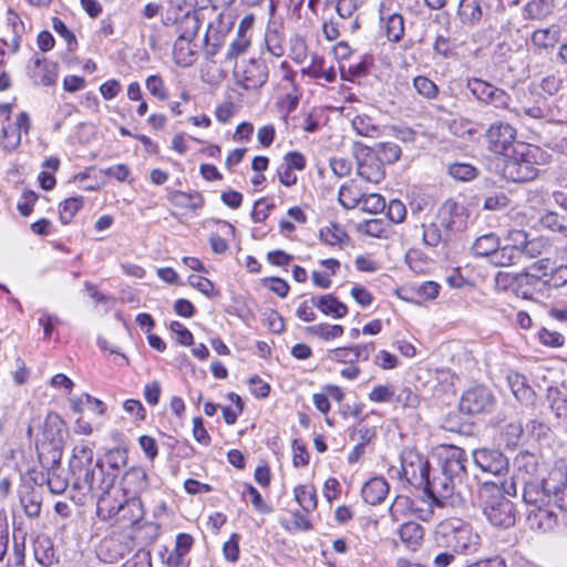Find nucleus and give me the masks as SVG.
Wrapping results in <instances>:
<instances>
[{
    "instance_id": "nucleus-1",
    "label": "nucleus",
    "mask_w": 567,
    "mask_h": 567,
    "mask_svg": "<svg viewBox=\"0 0 567 567\" xmlns=\"http://www.w3.org/2000/svg\"><path fill=\"white\" fill-rule=\"evenodd\" d=\"M466 453L463 449L450 446L441 467L429 476V484L423 489L429 499L437 507L454 504V496L461 497V485L466 476Z\"/></svg>"
},
{
    "instance_id": "nucleus-2",
    "label": "nucleus",
    "mask_w": 567,
    "mask_h": 567,
    "mask_svg": "<svg viewBox=\"0 0 567 567\" xmlns=\"http://www.w3.org/2000/svg\"><path fill=\"white\" fill-rule=\"evenodd\" d=\"M516 494V483L512 478L501 484L485 482L478 492L483 513L491 524L508 528L515 524L514 504L505 496Z\"/></svg>"
},
{
    "instance_id": "nucleus-3",
    "label": "nucleus",
    "mask_w": 567,
    "mask_h": 567,
    "mask_svg": "<svg viewBox=\"0 0 567 567\" xmlns=\"http://www.w3.org/2000/svg\"><path fill=\"white\" fill-rule=\"evenodd\" d=\"M436 540L455 553L474 554L481 546V536L460 518L441 522L435 530Z\"/></svg>"
},
{
    "instance_id": "nucleus-4",
    "label": "nucleus",
    "mask_w": 567,
    "mask_h": 567,
    "mask_svg": "<svg viewBox=\"0 0 567 567\" xmlns=\"http://www.w3.org/2000/svg\"><path fill=\"white\" fill-rule=\"evenodd\" d=\"M462 217L457 214L455 202L446 200L437 210L433 220L423 224V241L426 246L436 247L451 238L461 229Z\"/></svg>"
},
{
    "instance_id": "nucleus-5",
    "label": "nucleus",
    "mask_w": 567,
    "mask_h": 567,
    "mask_svg": "<svg viewBox=\"0 0 567 567\" xmlns=\"http://www.w3.org/2000/svg\"><path fill=\"white\" fill-rule=\"evenodd\" d=\"M200 28L195 13L185 14L178 22L179 34L174 42L173 58L177 65L189 66L196 61L197 45L193 43Z\"/></svg>"
},
{
    "instance_id": "nucleus-6",
    "label": "nucleus",
    "mask_w": 567,
    "mask_h": 567,
    "mask_svg": "<svg viewBox=\"0 0 567 567\" xmlns=\"http://www.w3.org/2000/svg\"><path fill=\"white\" fill-rule=\"evenodd\" d=\"M523 152H516L514 156L505 161L503 175L506 179L515 183L533 181L538 175L536 158L540 150L535 146H527Z\"/></svg>"
},
{
    "instance_id": "nucleus-7",
    "label": "nucleus",
    "mask_w": 567,
    "mask_h": 567,
    "mask_svg": "<svg viewBox=\"0 0 567 567\" xmlns=\"http://www.w3.org/2000/svg\"><path fill=\"white\" fill-rule=\"evenodd\" d=\"M97 515L103 519L118 517L128 524L138 523L144 516V508L138 497L127 496L124 502H120L116 506H110L106 497L100 496L97 501Z\"/></svg>"
},
{
    "instance_id": "nucleus-8",
    "label": "nucleus",
    "mask_w": 567,
    "mask_h": 567,
    "mask_svg": "<svg viewBox=\"0 0 567 567\" xmlns=\"http://www.w3.org/2000/svg\"><path fill=\"white\" fill-rule=\"evenodd\" d=\"M466 87L481 103L491 105L495 109L506 110L511 113L512 97L505 90L478 78L468 79Z\"/></svg>"
},
{
    "instance_id": "nucleus-9",
    "label": "nucleus",
    "mask_w": 567,
    "mask_h": 567,
    "mask_svg": "<svg viewBox=\"0 0 567 567\" xmlns=\"http://www.w3.org/2000/svg\"><path fill=\"white\" fill-rule=\"evenodd\" d=\"M430 464L422 455L416 452L408 451L401 457V476L406 482L416 487L423 488L429 484Z\"/></svg>"
},
{
    "instance_id": "nucleus-10",
    "label": "nucleus",
    "mask_w": 567,
    "mask_h": 567,
    "mask_svg": "<svg viewBox=\"0 0 567 567\" xmlns=\"http://www.w3.org/2000/svg\"><path fill=\"white\" fill-rule=\"evenodd\" d=\"M495 405V395L483 385L466 390L460 400V410L466 414L491 413Z\"/></svg>"
},
{
    "instance_id": "nucleus-11",
    "label": "nucleus",
    "mask_w": 567,
    "mask_h": 567,
    "mask_svg": "<svg viewBox=\"0 0 567 567\" xmlns=\"http://www.w3.org/2000/svg\"><path fill=\"white\" fill-rule=\"evenodd\" d=\"M527 239L528 234L523 229L507 231L505 245L502 246L501 254L496 255V260L501 262V267H511L520 261Z\"/></svg>"
},
{
    "instance_id": "nucleus-12",
    "label": "nucleus",
    "mask_w": 567,
    "mask_h": 567,
    "mask_svg": "<svg viewBox=\"0 0 567 567\" xmlns=\"http://www.w3.org/2000/svg\"><path fill=\"white\" fill-rule=\"evenodd\" d=\"M99 467L100 474L103 476L99 482L95 478V470L91 466L74 478L73 485L76 489L87 491L91 493H101V496L105 497L113 486L116 473L104 475L103 466L100 461L95 464ZM100 495L97 496V498Z\"/></svg>"
},
{
    "instance_id": "nucleus-13",
    "label": "nucleus",
    "mask_w": 567,
    "mask_h": 567,
    "mask_svg": "<svg viewBox=\"0 0 567 567\" xmlns=\"http://www.w3.org/2000/svg\"><path fill=\"white\" fill-rule=\"evenodd\" d=\"M475 465L485 473L501 476L508 471V458L497 449L482 447L473 451Z\"/></svg>"
},
{
    "instance_id": "nucleus-14",
    "label": "nucleus",
    "mask_w": 567,
    "mask_h": 567,
    "mask_svg": "<svg viewBox=\"0 0 567 567\" xmlns=\"http://www.w3.org/2000/svg\"><path fill=\"white\" fill-rule=\"evenodd\" d=\"M516 135V128L508 123H493L486 131L488 150L495 154H505L513 146Z\"/></svg>"
},
{
    "instance_id": "nucleus-15",
    "label": "nucleus",
    "mask_w": 567,
    "mask_h": 567,
    "mask_svg": "<svg viewBox=\"0 0 567 567\" xmlns=\"http://www.w3.org/2000/svg\"><path fill=\"white\" fill-rule=\"evenodd\" d=\"M546 491L549 493V505L567 513V472L565 467L555 468L549 473Z\"/></svg>"
},
{
    "instance_id": "nucleus-16",
    "label": "nucleus",
    "mask_w": 567,
    "mask_h": 567,
    "mask_svg": "<svg viewBox=\"0 0 567 567\" xmlns=\"http://www.w3.org/2000/svg\"><path fill=\"white\" fill-rule=\"evenodd\" d=\"M235 74L241 87L257 90L267 82L268 69L265 63L250 59L241 70L235 71Z\"/></svg>"
},
{
    "instance_id": "nucleus-17",
    "label": "nucleus",
    "mask_w": 567,
    "mask_h": 567,
    "mask_svg": "<svg viewBox=\"0 0 567 567\" xmlns=\"http://www.w3.org/2000/svg\"><path fill=\"white\" fill-rule=\"evenodd\" d=\"M65 423L56 413H49L43 422L42 439L52 445V449L59 452L63 444ZM53 465L60 464V453L53 456Z\"/></svg>"
},
{
    "instance_id": "nucleus-18",
    "label": "nucleus",
    "mask_w": 567,
    "mask_h": 567,
    "mask_svg": "<svg viewBox=\"0 0 567 567\" xmlns=\"http://www.w3.org/2000/svg\"><path fill=\"white\" fill-rule=\"evenodd\" d=\"M501 238L495 233L478 236L471 246V254L475 258H487L495 267H501V262L496 260V255L501 254Z\"/></svg>"
},
{
    "instance_id": "nucleus-19",
    "label": "nucleus",
    "mask_w": 567,
    "mask_h": 567,
    "mask_svg": "<svg viewBox=\"0 0 567 567\" xmlns=\"http://www.w3.org/2000/svg\"><path fill=\"white\" fill-rule=\"evenodd\" d=\"M131 550V540L122 536H109L101 540L97 555L101 560L113 564Z\"/></svg>"
},
{
    "instance_id": "nucleus-20",
    "label": "nucleus",
    "mask_w": 567,
    "mask_h": 567,
    "mask_svg": "<svg viewBox=\"0 0 567 567\" xmlns=\"http://www.w3.org/2000/svg\"><path fill=\"white\" fill-rule=\"evenodd\" d=\"M358 175L369 183L378 184L384 176V167L371 150H367L362 157H358Z\"/></svg>"
},
{
    "instance_id": "nucleus-21",
    "label": "nucleus",
    "mask_w": 567,
    "mask_h": 567,
    "mask_svg": "<svg viewBox=\"0 0 567 567\" xmlns=\"http://www.w3.org/2000/svg\"><path fill=\"white\" fill-rule=\"evenodd\" d=\"M33 557L42 567H52L59 563L53 540L44 534L35 536L32 543Z\"/></svg>"
},
{
    "instance_id": "nucleus-22",
    "label": "nucleus",
    "mask_w": 567,
    "mask_h": 567,
    "mask_svg": "<svg viewBox=\"0 0 567 567\" xmlns=\"http://www.w3.org/2000/svg\"><path fill=\"white\" fill-rule=\"evenodd\" d=\"M122 489L126 496L137 497L148 487V477L143 467L134 466L125 472L122 477Z\"/></svg>"
},
{
    "instance_id": "nucleus-23",
    "label": "nucleus",
    "mask_w": 567,
    "mask_h": 567,
    "mask_svg": "<svg viewBox=\"0 0 567 567\" xmlns=\"http://www.w3.org/2000/svg\"><path fill=\"white\" fill-rule=\"evenodd\" d=\"M546 487L547 478L540 483L525 481L523 491L524 502L530 506H534V508L549 505V493H547Z\"/></svg>"
},
{
    "instance_id": "nucleus-24",
    "label": "nucleus",
    "mask_w": 567,
    "mask_h": 567,
    "mask_svg": "<svg viewBox=\"0 0 567 567\" xmlns=\"http://www.w3.org/2000/svg\"><path fill=\"white\" fill-rule=\"evenodd\" d=\"M560 40V27L551 24L548 28L537 29L530 37V43L536 51L553 50Z\"/></svg>"
},
{
    "instance_id": "nucleus-25",
    "label": "nucleus",
    "mask_w": 567,
    "mask_h": 567,
    "mask_svg": "<svg viewBox=\"0 0 567 567\" xmlns=\"http://www.w3.org/2000/svg\"><path fill=\"white\" fill-rule=\"evenodd\" d=\"M547 506H539L533 508L527 516V520L532 528H536L542 532H549L554 529V527L558 523L557 514L554 513Z\"/></svg>"
},
{
    "instance_id": "nucleus-26",
    "label": "nucleus",
    "mask_w": 567,
    "mask_h": 567,
    "mask_svg": "<svg viewBox=\"0 0 567 567\" xmlns=\"http://www.w3.org/2000/svg\"><path fill=\"white\" fill-rule=\"evenodd\" d=\"M389 493V484L383 477H373L364 483L362 498L370 505L381 504Z\"/></svg>"
},
{
    "instance_id": "nucleus-27",
    "label": "nucleus",
    "mask_w": 567,
    "mask_h": 567,
    "mask_svg": "<svg viewBox=\"0 0 567 567\" xmlns=\"http://www.w3.org/2000/svg\"><path fill=\"white\" fill-rule=\"evenodd\" d=\"M310 301L312 306L318 308L323 315L334 319L343 318L348 313V307L333 295L312 297Z\"/></svg>"
},
{
    "instance_id": "nucleus-28",
    "label": "nucleus",
    "mask_w": 567,
    "mask_h": 567,
    "mask_svg": "<svg viewBox=\"0 0 567 567\" xmlns=\"http://www.w3.org/2000/svg\"><path fill=\"white\" fill-rule=\"evenodd\" d=\"M398 534L405 547L415 551L422 545L424 528L415 522H406L400 526Z\"/></svg>"
},
{
    "instance_id": "nucleus-29",
    "label": "nucleus",
    "mask_w": 567,
    "mask_h": 567,
    "mask_svg": "<svg viewBox=\"0 0 567 567\" xmlns=\"http://www.w3.org/2000/svg\"><path fill=\"white\" fill-rule=\"evenodd\" d=\"M508 386L511 388L514 396L522 403H528L533 400L535 393L533 389L526 383L523 374L509 371L506 375Z\"/></svg>"
},
{
    "instance_id": "nucleus-30",
    "label": "nucleus",
    "mask_w": 567,
    "mask_h": 567,
    "mask_svg": "<svg viewBox=\"0 0 567 567\" xmlns=\"http://www.w3.org/2000/svg\"><path fill=\"white\" fill-rule=\"evenodd\" d=\"M511 113L517 117L527 116L533 120H542L548 116L549 109L544 97H538L534 104L520 102L518 106H512Z\"/></svg>"
},
{
    "instance_id": "nucleus-31",
    "label": "nucleus",
    "mask_w": 567,
    "mask_h": 567,
    "mask_svg": "<svg viewBox=\"0 0 567 567\" xmlns=\"http://www.w3.org/2000/svg\"><path fill=\"white\" fill-rule=\"evenodd\" d=\"M457 14L464 24L476 25L483 16L481 0H461Z\"/></svg>"
},
{
    "instance_id": "nucleus-32",
    "label": "nucleus",
    "mask_w": 567,
    "mask_h": 567,
    "mask_svg": "<svg viewBox=\"0 0 567 567\" xmlns=\"http://www.w3.org/2000/svg\"><path fill=\"white\" fill-rule=\"evenodd\" d=\"M382 27L390 42H399L404 35V18L400 13L381 17Z\"/></svg>"
},
{
    "instance_id": "nucleus-33",
    "label": "nucleus",
    "mask_w": 567,
    "mask_h": 567,
    "mask_svg": "<svg viewBox=\"0 0 567 567\" xmlns=\"http://www.w3.org/2000/svg\"><path fill=\"white\" fill-rule=\"evenodd\" d=\"M555 0H529L524 7L526 19L543 20L553 14Z\"/></svg>"
},
{
    "instance_id": "nucleus-34",
    "label": "nucleus",
    "mask_w": 567,
    "mask_h": 567,
    "mask_svg": "<svg viewBox=\"0 0 567 567\" xmlns=\"http://www.w3.org/2000/svg\"><path fill=\"white\" fill-rule=\"evenodd\" d=\"M293 494L295 499L306 513H310L317 508L318 499L313 485H298L295 487Z\"/></svg>"
},
{
    "instance_id": "nucleus-35",
    "label": "nucleus",
    "mask_w": 567,
    "mask_h": 567,
    "mask_svg": "<svg viewBox=\"0 0 567 567\" xmlns=\"http://www.w3.org/2000/svg\"><path fill=\"white\" fill-rule=\"evenodd\" d=\"M553 267L554 266L549 259H539L530 266L529 271L526 272L523 277L527 285L534 286L538 282L544 284V279L549 278V274Z\"/></svg>"
},
{
    "instance_id": "nucleus-36",
    "label": "nucleus",
    "mask_w": 567,
    "mask_h": 567,
    "mask_svg": "<svg viewBox=\"0 0 567 567\" xmlns=\"http://www.w3.org/2000/svg\"><path fill=\"white\" fill-rule=\"evenodd\" d=\"M169 200L175 206L188 208L192 210H196L204 205L203 196L197 192L186 193L182 190H175L169 195Z\"/></svg>"
},
{
    "instance_id": "nucleus-37",
    "label": "nucleus",
    "mask_w": 567,
    "mask_h": 567,
    "mask_svg": "<svg viewBox=\"0 0 567 567\" xmlns=\"http://www.w3.org/2000/svg\"><path fill=\"white\" fill-rule=\"evenodd\" d=\"M306 331L310 336L324 341H330L340 338L343 334L344 329L340 324L319 323L307 327Z\"/></svg>"
},
{
    "instance_id": "nucleus-38",
    "label": "nucleus",
    "mask_w": 567,
    "mask_h": 567,
    "mask_svg": "<svg viewBox=\"0 0 567 567\" xmlns=\"http://www.w3.org/2000/svg\"><path fill=\"white\" fill-rule=\"evenodd\" d=\"M362 195L361 189L351 183L341 186L339 190V202L344 208L352 209L360 206Z\"/></svg>"
},
{
    "instance_id": "nucleus-39",
    "label": "nucleus",
    "mask_w": 567,
    "mask_h": 567,
    "mask_svg": "<svg viewBox=\"0 0 567 567\" xmlns=\"http://www.w3.org/2000/svg\"><path fill=\"white\" fill-rule=\"evenodd\" d=\"M83 206V197L82 196H75L70 197L60 203L59 205V216L62 224L66 225L71 223L75 214L82 208Z\"/></svg>"
},
{
    "instance_id": "nucleus-40",
    "label": "nucleus",
    "mask_w": 567,
    "mask_h": 567,
    "mask_svg": "<svg viewBox=\"0 0 567 567\" xmlns=\"http://www.w3.org/2000/svg\"><path fill=\"white\" fill-rule=\"evenodd\" d=\"M373 153L377 155V157L380 159L382 164H393L400 158L402 151L396 143L384 142L379 143L377 145V150L373 151Z\"/></svg>"
},
{
    "instance_id": "nucleus-41",
    "label": "nucleus",
    "mask_w": 567,
    "mask_h": 567,
    "mask_svg": "<svg viewBox=\"0 0 567 567\" xmlns=\"http://www.w3.org/2000/svg\"><path fill=\"white\" fill-rule=\"evenodd\" d=\"M546 398L547 401L549 402L551 411L555 413L557 417L566 415L567 398L559 389L548 388Z\"/></svg>"
},
{
    "instance_id": "nucleus-42",
    "label": "nucleus",
    "mask_w": 567,
    "mask_h": 567,
    "mask_svg": "<svg viewBox=\"0 0 567 567\" xmlns=\"http://www.w3.org/2000/svg\"><path fill=\"white\" fill-rule=\"evenodd\" d=\"M415 91L426 100H434L439 95V86L429 78L419 75L413 79Z\"/></svg>"
},
{
    "instance_id": "nucleus-43",
    "label": "nucleus",
    "mask_w": 567,
    "mask_h": 567,
    "mask_svg": "<svg viewBox=\"0 0 567 567\" xmlns=\"http://www.w3.org/2000/svg\"><path fill=\"white\" fill-rule=\"evenodd\" d=\"M321 240L330 246L343 244L349 239L347 233L337 224H332L320 230Z\"/></svg>"
},
{
    "instance_id": "nucleus-44",
    "label": "nucleus",
    "mask_w": 567,
    "mask_h": 567,
    "mask_svg": "<svg viewBox=\"0 0 567 567\" xmlns=\"http://www.w3.org/2000/svg\"><path fill=\"white\" fill-rule=\"evenodd\" d=\"M352 127L361 136L374 137L379 133V127L368 115H357L352 120Z\"/></svg>"
},
{
    "instance_id": "nucleus-45",
    "label": "nucleus",
    "mask_w": 567,
    "mask_h": 567,
    "mask_svg": "<svg viewBox=\"0 0 567 567\" xmlns=\"http://www.w3.org/2000/svg\"><path fill=\"white\" fill-rule=\"evenodd\" d=\"M21 144V133L16 126L8 124L2 127L1 147L6 152L16 151Z\"/></svg>"
},
{
    "instance_id": "nucleus-46",
    "label": "nucleus",
    "mask_w": 567,
    "mask_h": 567,
    "mask_svg": "<svg viewBox=\"0 0 567 567\" xmlns=\"http://www.w3.org/2000/svg\"><path fill=\"white\" fill-rule=\"evenodd\" d=\"M539 223L544 228L551 231L565 233L567 230L565 216L553 210L543 214L539 218Z\"/></svg>"
},
{
    "instance_id": "nucleus-47",
    "label": "nucleus",
    "mask_w": 567,
    "mask_h": 567,
    "mask_svg": "<svg viewBox=\"0 0 567 567\" xmlns=\"http://www.w3.org/2000/svg\"><path fill=\"white\" fill-rule=\"evenodd\" d=\"M20 503L29 518H37L41 513V498L33 492L20 496Z\"/></svg>"
},
{
    "instance_id": "nucleus-48",
    "label": "nucleus",
    "mask_w": 567,
    "mask_h": 567,
    "mask_svg": "<svg viewBox=\"0 0 567 567\" xmlns=\"http://www.w3.org/2000/svg\"><path fill=\"white\" fill-rule=\"evenodd\" d=\"M363 212L370 214L381 213L385 208V199L375 193L363 194L359 206Z\"/></svg>"
},
{
    "instance_id": "nucleus-49",
    "label": "nucleus",
    "mask_w": 567,
    "mask_h": 567,
    "mask_svg": "<svg viewBox=\"0 0 567 567\" xmlns=\"http://www.w3.org/2000/svg\"><path fill=\"white\" fill-rule=\"evenodd\" d=\"M251 43L250 37H236L229 44L226 52V60L231 62L245 54Z\"/></svg>"
},
{
    "instance_id": "nucleus-50",
    "label": "nucleus",
    "mask_w": 567,
    "mask_h": 567,
    "mask_svg": "<svg viewBox=\"0 0 567 567\" xmlns=\"http://www.w3.org/2000/svg\"><path fill=\"white\" fill-rule=\"evenodd\" d=\"M537 339L543 346L549 348H560L565 343V337L560 332L547 328L538 330Z\"/></svg>"
},
{
    "instance_id": "nucleus-51",
    "label": "nucleus",
    "mask_w": 567,
    "mask_h": 567,
    "mask_svg": "<svg viewBox=\"0 0 567 567\" xmlns=\"http://www.w3.org/2000/svg\"><path fill=\"white\" fill-rule=\"evenodd\" d=\"M394 394L395 390L392 384H379L371 390L368 398L374 403H386L393 399Z\"/></svg>"
},
{
    "instance_id": "nucleus-52",
    "label": "nucleus",
    "mask_w": 567,
    "mask_h": 567,
    "mask_svg": "<svg viewBox=\"0 0 567 567\" xmlns=\"http://www.w3.org/2000/svg\"><path fill=\"white\" fill-rule=\"evenodd\" d=\"M449 174L458 181H472L476 176V168L470 164L455 163L449 167Z\"/></svg>"
},
{
    "instance_id": "nucleus-53",
    "label": "nucleus",
    "mask_w": 567,
    "mask_h": 567,
    "mask_svg": "<svg viewBox=\"0 0 567 567\" xmlns=\"http://www.w3.org/2000/svg\"><path fill=\"white\" fill-rule=\"evenodd\" d=\"M6 567H25V544L24 539L21 543L17 542L13 537V545L11 555L8 558Z\"/></svg>"
},
{
    "instance_id": "nucleus-54",
    "label": "nucleus",
    "mask_w": 567,
    "mask_h": 567,
    "mask_svg": "<svg viewBox=\"0 0 567 567\" xmlns=\"http://www.w3.org/2000/svg\"><path fill=\"white\" fill-rule=\"evenodd\" d=\"M544 285L551 288H560L567 285V265L553 267L549 278L544 279Z\"/></svg>"
},
{
    "instance_id": "nucleus-55",
    "label": "nucleus",
    "mask_w": 567,
    "mask_h": 567,
    "mask_svg": "<svg viewBox=\"0 0 567 567\" xmlns=\"http://www.w3.org/2000/svg\"><path fill=\"white\" fill-rule=\"evenodd\" d=\"M148 92L161 101L168 99L163 79L159 75H150L145 82Z\"/></svg>"
},
{
    "instance_id": "nucleus-56",
    "label": "nucleus",
    "mask_w": 567,
    "mask_h": 567,
    "mask_svg": "<svg viewBox=\"0 0 567 567\" xmlns=\"http://www.w3.org/2000/svg\"><path fill=\"white\" fill-rule=\"evenodd\" d=\"M508 204L507 195L503 192H496L485 197L483 207L487 210H499L506 208Z\"/></svg>"
},
{
    "instance_id": "nucleus-57",
    "label": "nucleus",
    "mask_w": 567,
    "mask_h": 567,
    "mask_svg": "<svg viewBox=\"0 0 567 567\" xmlns=\"http://www.w3.org/2000/svg\"><path fill=\"white\" fill-rule=\"evenodd\" d=\"M327 359L338 363H354V354L351 347H342L329 350Z\"/></svg>"
},
{
    "instance_id": "nucleus-58",
    "label": "nucleus",
    "mask_w": 567,
    "mask_h": 567,
    "mask_svg": "<svg viewBox=\"0 0 567 567\" xmlns=\"http://www.w3.org/2000/svg\"><path fill=\"white\" fill-rule=\"evenodd\" d=\"M361 0H337L336 11L341 19H349L361 7Z\"/></svg>"
},
{
    "instance_id": "nucleus-59",
    "label": "nucleus",
    "mask_w": 567,
    "mask_h": 567,
    "mask_svg": "<svg viewBox=\"0 0 567 567\" xmlns=\"http://www.w3.org/2000/svg\"><path fill=\"white\" fill-rule=\"evenodd\" d=\"M52 28L60 37H62L68 42L69 50L75 49V47L78 45L75 35L68 29V27L61 19L54 17L52 19Z\"/></svg>"
},
{
    "instance_id": "nucleus-60",
    "label": "nucleus",
    "mask_w": 567,
    "mask_h": 567,
    "mask_svg": "<svg viewBox=\"0 0 567 567\" xmlns=\"http://www.w3.org/2000/svg\"><path fill=\"white\" fill-rule=\"evenodd\" d=\"M106 462L114 471H120L127 463V452L123 449H113L106 454Z\"/></svg>"
},
{
    "instance_id": "nucleus-61",
    "label": "nucleus",
    "mask_w": 567,
    "mask_h": 567,
    "mask_svg": "<svg viewBox=\"0 0 567 567\" xmlns=\"http://www.w3.org/2000/svg\"><path fill=\"white\" fill-rule=\"evenodd\" d=\"M47 484L51 493L61 494L68 487V481L61 477L54 467L48 472Z\"/></svg>"
},
{
    "instance_id": "nucleus-62",
    "label": "nucleus",
    "mask_w": 567,
    "mask_h": 567,
    "mask_svg": "<svg viewBox=\"0 0 567 567\" xmlns=\"http://www.w3.org/2000/svg\"><path fill=\"white\" fill-rule=\"evenodd\" d=\"M244 494L250 497V502L256 511L262 514H268L271 512V507L264 502L260 493L254 486L246 485Z\"/></svg>"
},
{
    "instance_id": "nucleus-63",
    "label": "nucleus",
    "mask_w": 567,
    "mask_h": 567,
    "mask_svg": "<svg viewBox=\"0 0 567 567\" xmlns=\"http://www.w3.org/2000/svg\"><path fill=\"white\" fill-rule=\"evenodd\" d=\"M386 215L391 221L395 224L402 223L406 216L404 204L399 199L390 200Z\"/></svg>"
},
{
    "instance_id": "nucleus-64",
    "label": "nucleus",
    "mask_w": 567,
    "mask_h": 567,
    "mask_svg": "<svg viewBox=\"0 0 567 567\" xmlns=\"http://www.w3.org/2000/svg\"><path fill=\"white\" fill-rule=\"evenodd\" d=\"M122 567H152L151 555L146 550H138Z\"/></svg>"
}]
</instances>
